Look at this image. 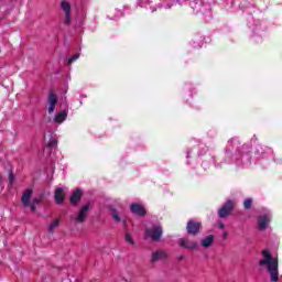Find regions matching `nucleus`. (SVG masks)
<instances>
[{
  "label": "nucleus",
  "instance_id": "obj_5",
  "mask_svg": "<svg viewBox=\"0 0 282 282\" xmlns=\"http://www.w3.org/2000/svg\"><path fill=\"white\" fill-rule=\"evenodd\" d=\"M232 208H235V202L227 200L218 210V217H220V219H226V217L232 213Z\"/></svg>",
  "mask_w": 282,
  "mask_h": 282
},
{
  "label": "nucleus",
  "instance_id": "obj_19",
  "mask_svg": "<svg viewBox=\"0 0 282 282\" xmlns=\"http://www.w3.org/2000/svg\"><path fill=\"white\" fill-rule=\"evenodd\" d=\"M78 58H80V54H75L73 55L69 59H68V65H72L74 63V61H78Z\"/></svg>",
  "mask_w": 282,
  "mask_h": 282
},
{
  "label": "nucleus",
  "instance_id": "obj_15",
  "mask_svg": "<svg viewBox=\"0 0 282 282\" xmlns=\"http://www.w3.org/2000/svg\"><path fill=\"white\" fill-rule=\"evenodd\" d=\"M83 197V191L80 189H76L72 196H70V204L73 206H76V204H78V200Z\"/></svg>",
  "mask_w": 282,
  "mask_h": 282
},
{
  "label": "nucleus",
  "instance_id": "obj_24",
  "mask_svg": "<svg viewBox=\"0 0 282 282\" xmlns=\"http://www.w3.org/2000/svg\"><path fill=\"white\" fill-rule=\"evenodd\" d=\"M218 227L220 228V230H224V228H226V225H224V221H219Z\"/></svg>",
  "mask_w": 282,
  "mask_h": 282
},
{
  "label": "nucleus",
  "instance_id": "obj_7",
  "mask_svg": "<svg viewBox=\"0 0 282 282\" xmlns=\"http://www.w3.org/2000/svg\"><path fill=\"white\" fill-rule=\"evenodd\" d=\"M178 246L185 248V250H197V241H193L188 238L178 239Z\"/></svg>",
  "mask_w": 282,
  "mask_h": 282
},
{
  "label": "nucleus",
  "instance_id": "obj_25",
  "mask_svg": "<svg viewBox=\"0 0 282 282\" xmlns=\"http://www.w3.org/2000/svg\"><path fill=\"white\" fill-rule=\"evenodd\" d=\"M228 236V232H225V237H227Z\"/></svg>",
  "mask_w": 282,
  "mask_h": 282
},
{
  "label": "nucleus",
  "instance_id": "obj_3",
  "mask_svg": "<svg viewBox=\"0 0 282 282\" xmlns=\"http://www.w3.org/2000/svg\"><path fill=\"white\" fill-rule=\"evenodd\" d=\"M162 235H164L162 225H153L145 229V239H151V241H160V239H162Z\"/></svg>",
  "mask_w": 282,
  "mask_h": 282
},
{
  "label": "nucleus",
  "instance_id": "obj_11",
  "mask_svg": "<svg viewBox=\"0 0 282 282\" xmlns=\"http://www.w3.org/2000/svg\"><path fill=\"white\" fill-rule=\"evenodd\" d=\"M130 210L133 213V215H138L139 217H144V215H147V209H144V207H142L140 204H131Z\"/></svg>",
  "mask_w": 282,
  "mask_h": 282
},
{
  "label": "nucleus",
  "instance_id": "obj_10",
  "mask_svg": "<svg viewBox=\"0 0 282 282\" xmlns=\"http://www.w3.org/2000/svg\"><path fill=\"white\" fill-rule=\"evenodd\" d=\"M58 102V97L50 91L48 93V113H54V109H56V104Z\"/></svg>",
  "mask_w": 282,
  "mask_h": 282
},
{
  "label": "nucleus",
  "instance_id": "obj_2",
  "mask_svg": "<svg viewBox=\"0 0 282 282\" xmlns=\"http://www.w3.org/2000/svg\"><path fill=\"white\" fill-rule=\"evenodd\" d=\"M33 194H34V191H32V188L25 189L22 193L21 202H22V206H24V208H31V212L35 213L36 206H39V204H41V199L34 198L33 200H31Z\"/></svg>",
  "mask_w": 282,
  "mask_h": 282
},
{
  "label": "nucleus",
  "instance_id": "obj_21",
  "mask_svg": "<svg viewBox=\"0 0 282 282\" xmlns=\"http://www.w3.org/2000/svg\"><path fill=\"white\" fill-rule=\"evenodd\" d=\"M126 241L128 242V243H130L131 246H133V238L131 237V235H129V234H126Z\"/></svg>",
  "mask_w": 282,
  "mask_h": 282
},
{
  "label": "nucleus",
  "instance_id": "obj_14",
  "mask_svg": "<svg viewBox=\"0 0 282 282\" xmlns=\"http://www.w3.org/2000/svg\"><path fill=\"white\" fill-rule=\"evenodd\" d=\"M213 243H215L214 235H209L200 240L202 248H210V246H213Z\"/></svg>",
  "mask_w": 282,
  "mask_h": 282
},
{
  "label": "nucleus",
  "instance_id": "obj_9",
  "mask_svg": "<svg viewBox=\"0 0 282 282\" xmlns=\"http://www.w3.org/2000/svg\"><path fill=\"white\" fill-rule=\"evenodd\" d=\"M166 259H169V253L164 250H158L152 253L151 262L158 263V261H166Z\"/></svg>",
  "mask_w": 282,
  "mask_h": 282
},
{
  "label": "nucleus",
  "instance_id": "obj_20",
  "mask_svg": "<svg viewBox=\"0 0 282 282\" xmlns=\"http://www.w3.org/2000/svg\"><path fill=\"white\" fill-rule=\"evenodd\" d=\"M112 217H113L115 221L120 223V215L118 214L117 210L112 212Z\"/></svg>",
  "mask_w": 282,
  "mask_h": 282
},
{
  "label": "nucleus",
  "instance_id": "obj_8",
  "mask_svg": "<svg viewBox=\"0 0 282 282\" xmlns=\"http://www.w3.org/2000/svg\"><path fill=\"white\" fill-rule=\"evenodd\" d=\"M89 208H91L90 203H87L86 205H84L82 207L77 217L75 218V221H77V224H83L85 221V219H87V213H89Z\"/></svg>",
  "mask_w": 282,
  "mask_h": 282
},
{
  "label": "nucleus",
  "instance_id": "obj_13",
  "mask_svg": "<svg viewBox=\"0 0 282 282\" xmlns=\"http://www.w3.org/2000/svg\"><path fill=\"white\" fill-rule=\"evenodd\" d=\"M65 202V189L58 187L55 189V203L63 204Z\"/></svg>",
  "mask_w": 282,
  "mask_h": 282
},
{
  "label": "nucleus",
  "instance_id": "obj_17",
  "mask_svg": "<svg viewBox=\"0 0 282 282\" xmlns=\"http://www.w3.org/2000/svg\"><path fill=\"white\" fill-rule=\"evenodd\" d=\"M66 119H67V111L65 110L58 112L54 118L55 122H58V123L65 122Z\"/></svg>",
  "mask_w": 282,
  "mask_h": 282
},
{
  "label": "nucleus",
  "instance_id": "obj_4",
  "mask_svg": "<svg viewBox=\"0 0 282 282\" xmlns=\"http://www.w3.org/2000/svg\"><path fill=\"white\" fill-rule=\"evenodd\" d=\"M61 10L64 12V24L69 25L72 23V4L67 0L61 2Z\"/></svg>",
  "mask_w": 282,
  "mask_h": 282
},
{
  "label": "nucleus",
  "instance_id": "obj_22",
  "mask_svg": "<svg viewBox=\"0 0 282 282\" xmlns=\"http://www.w3.org/2000/svg\"><path fill=\"white\" fill-rule=\"evenodd\" d=\"M9 184H14V174L12 173V171L9 172Z\"/></svg>",
  "mask_w": 282,
  "mask_h": 282
},
{
  "label": "nucleus",
  "instance_id": "obj_1",
  "mask_svg": "<svg viewBox=\"0 0 282 282\" xmlns=\"http://www.w3.org/2000/svg\"><path fill=\"white\" fill-rule=\"evenodd\" d=\"M258 265L268 271L271 281H279V258L272 257L269 249L262 250V259L259 260Z\"/></svg>",
  "mask_w": 282,
  "mask_h": 282
},
{
  "label": "nucleus",
  "instance_id": "obj_6",
  "mask_svg": "<svg viewBox=\"0 0 282 282\" xmlns=\"http://www.w3.org/2000/svg\"><path fill=\"white\" fill-rule=\"evenodd\" d=\"M199 230H202V223L195 221V220H188L186 226L187 235H191L192 237H196V235H199Z\"/></svg>",
  "mask_w": 282,
  "mask_h": 282
},
{
  "label": "nucleus",
  "instance_id": "obj_23",
  "mask_svg": "<svg viewBox=\"0 0 282 282\" xmlns=\"http://www.w3.org/2000/svg\"><path fill=\"white\" fill-rule=\"evenodd\" d=\"M57 142L56 140H52L48 142V147L52 148V147H56Z\"/></svg>",
  "mask_w": 282,
  "mask_h": 282
},
{
  "label": "nucleus",
  "instance_id": "obj_18",
  "mask_svg": "<svg viewBox=\"0 0 282 282\" xmlns=\"http://www.w3.org/2000/svg\"><path fill=\"white\" fill-rule=\"evenodd\" d=\"M243 206L246 210H250V208H252V198H246L243 202Z\"/></svg>",
  "mask_w": 282,
  "mask_h": 282
},
{
  "label": "nucleus",
  "instance_id": "obj_12",
  "mask_svg": "<svg viewBox=\"0 0 282 282\" xmlns=\"http://www.w3.org/2000/svg\"><path fill=\"white\" fill-rule=\"evenodd\" d=\"M270 225V215L260 216L258 219L259 230H265Z\"/></svg>",
  "mask_w": 282,
  "mask_h": 282
},
{
  "label": "nucleus",
  "instance_id": "obj_16",
  "mask_svg": "<svg viewBox=\"0 0 282 282\" xmlns=\"http://www.w3.org/2000/svg\"><path fill=\"white\" fill-rule=\"evenodd\" d=\"M58 226H61V219L56 218L54 219L47 227V232L50 235H54V230H56V228H58Z\"/></svg>",
  "mask_w": 282,
  "mask_h": 282
}]
</instances>
